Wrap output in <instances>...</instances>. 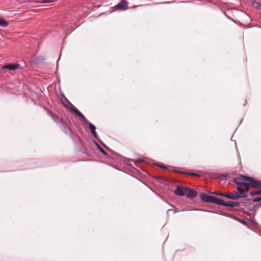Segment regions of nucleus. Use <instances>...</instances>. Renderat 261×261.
Returning <instances> with one entry per match:
<instances>
[{"label": "nucleus", "instance_id": "c756f323", "mask_svg": "<svg viewBox=\"0 0 261 261\" xmlns=\"http://www.w3.org/2000/svg\"><path fill=\"white\" fill-rule=\"evenodd\" d=\"M158 178L159 179H160L163 180V179H162L161 177H158Z\"/></svg>", "mask_w": 261, "mask_h": 261}, {"label": "nucleus", "instance_id": "bb28decb", "mask_svg": "<svg viewBox=\"0 0 261 261\" xmlns=\"http://www.w3.org/2000/svg\"><path fill=\"white\" fill-rule=\"evenodd\" d=\"M250 195L251 196H255V195H257V192H256V191H252V192H251L250 193Z\"/></svg>", "mask_w": 261, "mask_h": 261}, {"label": "nucleus", "instance_id": "412c9836", "mask_svg": "<svg viewBox=\"0 0 261 261\" xmlns=\"http://www.w3.org/2000/svg\"><path fill=\"white\" fill-rule=\"evenodd\" d=\"M219 178L222 180H226L228 179V176L226 174H221L219 176Z\"/></svg>", "mask_w": 261, "mask_h": 261}, {"label": "nucleus", "instance_id": "cd10ccee", "mask_svg": "<svg viewBox=\"0 0 261 261\" xmlns=\"http://www.w3.org/2000/svg\"><path fill=\"white\" fill-rule=\"evenodd\" d=\"M144 161V160L143 159H138L137 160H135L134 161L135 163H141V162H143Z\"/></svg>", "mask_w": 261, "mask_h": 261}, {"label": "nucleus", "instance_id": "c85d7f7f", "mask_svg": "<svg viewBox=\"0 0 261 261\" xmlns=\"http://www.w3.org/2000/svg\"><path fill=\"white\" fill-rule=\"evenodd\" d=\"M66 97H64V98H65ZM65 102H64V103H66V105H68V102L66 100V99H65Z\"/></svg>", "mask_w": 261, "mask_h": 261}, {"label": "nucleus", "instance_id": "1a4fd4ad", "mask_svg": "<svg viewBox=\"0 0 261 261\" xmlns=\"http://www.w3.org/2000/svg\"><path fill=\"white\" fill-rule=\"evenodd\" d=\"M48 115L52 118V119L57 123L60 122L61 124L64 121L62 119L54 113L52 111L47 110Z\"/></svg>", "mask_w": 261, "mask_h": 261}, {"label": "nucleus", "instance_id": "b1692460", "mask_svg": "<svg viewBox=\"0 0 261 261\" xmlns=\"http://www.w3.org/2000/svg\"><path fill=\"white\" fill-rule=\"evenodd\" d=\"M101 144L102 145V146L106 148L107 150H109L111 152H112V150L110 149L107 145H106L100 141Z\"/></svg>", "mask_w": 261, "mask_h": 261}, {"label": "nucleus", "instance_id": "9d476101", "mask_svg": "<svg viewBox=\"0 0 261 261\" xmlns=\"http://www.w3.org/2000/svg\"><path fill=\"white\" fill-rule=\"evenodd\" d=\"M95 143L99 150L106 156L105 159L108 160L111 162H112V160H114V158L111 156L110 155H108V153L106 152V151L101 147H100L99 145H98L96 142H95Z\"/></svg>", "mask_w": 261, "mask_h": 261}, {"label": "nucleus", "instance_id": "393cba45", "mask_svg": "<svg viewBox=\"0 0 261 261\" xmlns=\"http://www.w3.org/2000/svg\"><path fill=\"white\" fill-rule=\"evenodd\" d=\"M43 60H44V59L41 58L40 57H38V58L36 59V62L37 63H38V62H40L43 61Z\"/></svg>", "mask_w": 261, "mask_h": 261}, {"label": "nucleus", "instance_id": "4be33fe9", "mask_svg": "<svg viewBox=\"0 0 261 261\" xmlns=\"http://www.w3.org/2000/svg\"><path fill=\"white\" fill-rule=\"evenodd\" d=\"M55 1V0H42V1L39 2L38 3H39L40 4L50 3L54 2Z\"/></svg>", "mask_w": 261, "mask_h": 261}, {"label": "nucleus", "instance_id": "a211bd4d", "mask_svg": "<svg viewBox=\"0 0 261 261\" xmlns=\"http://www.w3.org/2000/svg\"><path fill=\"white\" fill-rule=\"evenodd\" d=\"M156 165L161 168H163V169H167V170H172L173 171V170L174 169H175L173 167H171V166H167L166 165H162V164H156Z\"/></svg>", "mask_w": 261, "mask_h": 261}, {"label": "nucleus", "instance_id": "dca6fc26", "mask_svg": "<svg viewBox=\"0 0 261 261\" xmlns=\"http://www.w3.org/2000/svg\"><path fill=\"white\" fill-rule=\"evenodd\" d=\"M87 125H89V127L91 130V132L92 134L93 135V136L95 138H98L97 134L95 131V129H96L95 126L90 122H89Z\"/></svg>", "mask_w": 261, "mask_h": 261}, {"label": "nucleus", "instance_id": "ddd939ff", "mask_svg": "<svg viewBox=\"0 0 261 261\" xmlns=\"http://www.w3.org/2000/svg\"><path fill=\"white\" fill-rule=\"evenodd\" d=\"M75 114L80 117V120L84 122L85 124H88L90 122L79 110L75 111Z\"/></svg>", "mask_w": 261, "mask_h": 261}, {"label": "nucleus", "instance_id": "7ed1b4c3", "mask_svg": "<svg viewBox=\"0 0 261 261\" xmlns=\"http://www.w3.org/2000/svg\"><path fill=\"white\" fill-rule=\"evenodd\" d=\"M200 198L201 200L204 202L214 203L220 205L221 199L213 196L207 195L204 193L200 194Z\"/></svg>", "mask_w": 261, "mask_h": 261}, {"label": "nucleus", "instance_id": "2f4dec72", "mask_svg": "<svg viewBox=\"0 0 261 261\" xmlns=\"http://www.w3.org/2000/svg\"><path fill=\"white\" fill-rule=\"evenodd\" d=\"M260 6H261V5H260Z\"/></svg>", "mask_w": 261, "mask_h": 261}, {"label": "nucleus", "instance_id": "7c9ffc66", "mask_svg": "<svg viewBox=\"0 0 261 261\" xmlns=\"http://www.w3.org/2000/svg\"><path fill=\"white\" fill-rule=\"evenodd\" d=\"M213 193H214V191L213 192H210V193L212 194H213Z\"/></svg>", "mask_w": 261, "mask_h": 261}, {"label": "nucleus", "instance_id": "39448f33", "mask_svg": "<svg viewBox=\"0 0 261 261\" xmlns=\"http://www.w3.org/2000/svg\"><path fill=\"white\" fill-rule=\"evenodd\" d=\"M220 205H222L224 206H229L231 207H234L235 206H239L240 205V203L239 202H233V201H229L226 202L224 199H221V201L220 203Z\"/></svg>", "mask_w": 261, "mask_h": 261}, {"label": "nucleus", "instance_id": "9b49d317", "mask_svg": "<svg viewBox=\"0 0 261 261\" xmlns=\"http://www.w3.org/2000/svg\"><path fill=\"white\" fill-rule=\"evenodd\" d=\"M19 67V65L18 64H8L2 67V69H9L10 70H14L17 69Z\"/></svg>", "mask_w": 261, "mask_h": 261}, {"label": "nucleus", "instance_id": "5701e85b", "mask_svg": "<svg viewBox=\"0 0 261 261\" xmlns=\"http://www.w3.org/2000/svg\"><path fill=\"white\" fill-rule=\"evenodd\" d=\"M252 201H253V202H258V201H260L261 202V197H260L254 198L253 199Z\"/></svg>", "mask_w": 261, "mask_h": 261}, {"label": "nucleus", "instance_id": "6ab92c4d", "mask_svg": "<svg viewBox=\"0 0 261 261\" xmlns=\"http://www.w3.org/2000/svg\"><path fill=\"white\" fill-rule=\"evenodd\" d=\"M233 217L235 220L238 221L241 223H242L245 225H247V222L245 220L239 219L235 216H233Z\"/></svg>", "mask_w": 261, "mask_h": 261}, {"label": "nucleus", "instance_id": "6e6552de", "mask_svg": "<svg viewBox=\"0 0 261 261\" xmlns=\"http://www.w3.org/2000/svg\"><path fill=\"white\" fill-rule=\"evenodd\" d=\"M186 195L188 198H194L197 196V192L194 189L187 188Z\"/></svg>", "mask_w": 261, "mask_h": 261}, {"label": "nucleus", "instance_id": "f257e3e1", "mask_svg": "<svg viewBox=\"0 0 261 261\" xmlns=\"http://www.w3.org/2000/svg\"><path fill=\"white\" fill-rule=\"evenodd\" d=\"M255 179L253 177L241 174L239 177H234L233 181L237 185L241 186L240 187L243 188V193H245L249 191L251 186V184Z\"/></svg>", "mask_w": 261, "mask_h": 261}, {"label": "nucleus", "instance_id": "f03ea898", "mask_svg": "<svg viewBox=\"0 0 261 261\" xmlns=\"http://www.w3.org/2000/svg\"><path fill=\"white\" fill-rule=\"evenodd\" d=\"M237 190L239 193L236 192L225 193L224 197L232 200H237L240 198H246L247 195L243 193V188L238 187Z\"/></svg>", "mask_w": 261, "mask_h": 261}, {"label": "nucleus", "instance_id": "20e7f679", "mask_svg": "<svg viewBox=\"0 0 261 261\" xmlns=\"http://www.w3.org/2000/svg\"><path fill=\"white\" fill-rule=\"evenodd\" d=\"M61 125L62 127V130L64 133L67 135H69L71 137H72L73 131L68 124L64 121L61 123Z\"/></svg>", "mask_w": 261, "mask_h": 261}, {"label": "nucleus", "instance_id": "a878e982", "mask_svg": "<svg viewBox=\"0 0 261 261\" xmlns=\"http://www.w3.org/2000/svg\"><path fill=\"white\" fill-rule=\"evenodd\" d=\"M170 211H173L174 213H176L177 212H179L180 211L179 210H177L176 209H169L168 211V213Z\"/></svg>", "mask_w": 261, "mask_h": 261}, {"label": "nucleus", "instance_id": "f8f14e48", "mask_svg": "<svg viewBox=\"0 0 261 261\" xmlns=\"http://www.w3.org/2000/svg\"><path fill=\"white\" fill-rule=\"evenodd\" d=\"M173 171L175 173H181V174H184L189 175L191 176H197V177L201 176V174H200L190 172L182 171L178 170L177 169H174V170H173Z\"/></svg>", "mask_w": 261, "mask_h": 261}, {"label": "nucleus", "instance_id": "f3484780", "mask_svg": "<svg viewBox=\"0 0 261 261\" xmlns=\"http://www.w3.org/2000/svg\"><path fill=\"white\" fill-rule=\"evenodd\" d=\"M9 25V22L4 18L0 17V26L2 27H7Z\"/></svg>", "mask_w": 261, "mask_h": 261}, {"label": "nucleus", "instance_id": "2eb2a0df", "mask_svg": "<svg viewBox=\"0 0 261 261\" xmlns=\"http://www.w3.org/2000/svg\"><path fill=\"white\" fill-rule=\"evenodd\" d=\"M127 4L125 0H121V1L116 6L118 9L120 10H125L127 9Z\"/></svg>", "mask_w": 261, "mask_h": 261}, {"label": "nucleus", "instance_id": "423d86ee", "mask_svg": "<svg viewBox=\"0 0 261 261\" xmlns=\"http://www.w3.org/2000/svg\"><path fill=\"white\" fill-rule=\"evenodd\" d=\"M251 186L250 187L251 188L253 189H260V190L256 191L257 195L261 194V180H257L255 179L254 181L251 182Z\"/></svg>", "mask_w": 261, "mask_h": 261}, {"label": "nucleus", "instance_id": "aec40b11", "mask_svg": "<svg viewBox=\"0 0 261 261\" xmlns=\"http://www.w3.org/2000/svg\"><path fill=\"white\" fill-rule=\"evenodd\" d=\"M213 194L214 195H218V196H222V197H224L225 193H222V192H219V191H214Z\"/></svg>", "mask_w": 261, "mask_h": 261}, {"label": "nucleus", "instance_id": "0eeeda50", "mask_svg": "<svg viewBox=\"0 0 261 261\" xmlns=\"http://www.w3.org/2000/svg\"><path fill=\"white\" fill-rule=\"evenodd\" d=\"M187 188H184L182 186H178L174 190V193L178 196H183L186 194Z\"/></svg>", "mask_w": 261, "mask_h": 261}, {"label": "nucleus", "instance_id": "4468645a", "mask_svg": "<svg viewBox=\"0 0 261 261\" xmlns=\"http://www.w3.org/2000/svg\"><path fill=\"white\" fill-rule=\"evenodd\" d=\"M66 100L68 102V105H66V103H64V101H62V103L63 105L67 107L68 109H69L70 110L72 111L73 112H74L75 114V111L78 110L66 98H65Z\"/></svg>", "mask_w": 261, "mask_h": 261}]
</instances>
